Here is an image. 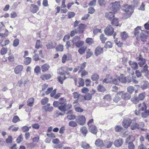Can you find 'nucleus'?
Segmentation results:
<instances>
[{"mask_svg":"<svg viewBox=\"0 0 149 149\" xmlns=\"http://www.w3.org/2000/svg\"><path fill=\"white\" fill-rule=\"evenodd\" d=\"M120 36L123 40H125L128 37L127 34L125 32H123L121 33Z\"/></svg>","mask_w":149,"mask_h":149,"instance_id":"33","label":"nucleus"},{"mask_svg":"<svg viewBox=\"0 0 149 149\" xmlns=\"http://www.w3.org/2000/svg\"><path fill=\"white\" fill-rule=\"evenodd\" d=\"M9 32L7 29L5 30V33H0V36L2 37H5L7 36L8 35Z\"/></svg>","mask_w":149,"mask_h":149,"instance_id":"50","label":"nucleus"},{"mask_svg":"<svg viewBox=\"0 0 149 149\" xmlns=\"http://www.w3.org/2000/svg\"><path fill=\"white\" fill-rule=\"evenodd\" d=\"M95 144L96 146L98 147H102L104 146V142L100 139H98L95 141Z\"/></svg>","mask_w":149,"mask_h":149,"instance_id":"18","label":"nucleus"},{"mask_svg":"<svg viewBox=\"0 0 149 149\" xmlns=\"http://www.w3.org/2000/svg\"><path fill=\"white\" fill-rule=\"evenodd\" d=\"M146 96L145 94L144 93H140L138 96V99L139 100H143L145 98Z\"/></svg>","mask_w":149,"mask_h":149,"instance_id":"45","label":"nucleus"},{"mask_svg":"<svg viewBox=\"0 0 149 149\" xmlns=\"http://www.w3.org/2000/svg\"><path fill=\"white\" fill-rule=\"evenodd\" d=\"M50 68L48 64H45L41 66V70L42 72H45L47 71Z\"/></svg>","mask_w":149,"mask_h":149,"instance_id":"30","label":"nucleus"},{"mask_svg":"<svg viewBox=\"0 0 149 149\" xmlns=\"http://www.w3.org/2000/svg\"><path fill=\"white\" fill-rule=\"evenodd\" d=\"M31 128V127H28L26 126H24L21 128L22 131L24 132H28L29 129Z\"/></svg>","mask_w":149,"mask_h":149,"instance_id":"40","label":"nucleus"},{"mask_svg":"<svg viewBox=\"0 0 149 149\" xmlns=\"http://www.w3.org/2000/svg\"><path fill=\"white\" fill-rule=\"evenodd\" d=\"M117 95L121 96V98L125 100H129L131 97L130 94L124 91L119 92L117 93Z\"/></svg>","mask_w":149,"mask_h":149,"instance_id":"6","label":"nucleus"},{"mask_svg":"<svg viewBox=\"0 0 149 149\" xmlns=\"http://www.w3.org/2000/svg\"><path fill=\"white\" fill-rule=\"evenodd\" d=\"M118 77V76H116L113 78H112V83L115 84H117L119 82Z\"/></svg>","mask_w":149,"mask_h":149,"instance_id":"39","label":"nucleus"},{"mask_svg":"<svg viewBox=\"0 0 149 149\" xmlns=\"http://www.w3.org/2000/svg\"><path fill=\"white\" fill-rule=\"evenodd\" d=\"M52 142L55 144L54 147L56 148H61L63 146L62 144L61 143L58 139H53Z\"/></svg>","mask_w":149,"mask_h":149,"instance_id":"10","label":"nucleus"},{"mask_svg":"<svg viewBox=\"0 0 149 149\" xmlns=\"http://www.w3.org/2000/svg\"><path fill=\"white\" fill-rule=\"evenodd\" d=\"M23 69V66L21 65H18L14 69V72L16 74L20 73Z\"/></svg>","mask_w":149,"mask_h":149,"instance_id":"14","label":"nucleus"},{"mask_svg":"<svg viewBox=\"0 0 149 149\" xmlns=\"http://www.w3.org/2000/svg\"><path fill=\"white\" fill-rule=\"evenodd\" d=\"M134 146L132 142H130L128 143V148L129 149H134Z\"/></svg>","mask_w":149,"mask_h":149,"instance_id":"63","label":"nucleus"},{"mask_svg":"<svg viewBox=\"0 0 149 149\" xmlns=\"http://www.w3.org/2000/svg\"><path fill=\"white\" fill-rule=\"evenodd\" d=\"M93 33L95 35L99 32L101 33V29H98L97 28V26H96L94 27L93 31Z\"/></svg>","mask_w":149,"mask_h":149,"instance_id":"48","label":"nucleus"},{"mask_svg":"<svg viewBox=\"0 0 149 149\" xmlns=\"http://www.w3.org/2000/svg\"><path fill=\"white\" fill-rule=\"evenodd\" d=\"M113 12H108L105 13V17L111 21L115 17V14Z\"/></svg>","mask_w":149,"mask_h":149,"instance_id":"8","label":"nucleus"},{"mask_svg":"<svg viewBox=\"0 0 149 149\" xmlns=\"http://www.w3.org/2000/svg\"><path fill=\"white\" fill-rule=\"evenodd\" d=\"M118 80L119 81L123 83H125L127 82V79L125 76L123 74L121 75L118 77Z\"/></svg>","mask_w":149,"mask_h":149,"instance_id":"27","label":"nucleus"},{"mask_svg":"<svg viewBox=\"0 0 149 149\" xmlns=\"http://www.w3.org/2000/svg\"><path fill=\"white\" fill-rule=\"evenodd\" d=\"M131 100L132 102L135 104L138 103L139 102V100L138 98L135 97L131 98Z\"/></svg>","mask_w":149,"mask_h":149,"instance_id":"57","label":"nucleus"},{"mask_svg":"<svg viewBox=\"0 0 149 149\" xmlns=\"http://www.w3.org/2000/svg\"><path fill=\"white\" fill-rule=\"evenodd\" d=\"M86 42L89 45H91L94 42V40L91 38H87L86 40Z\"/></svg>","mask_w":149,"mask_h":149,"instance_id":"41","label":"nucleus"},{"mask_svg":"<svg viewBox=\"0 0 149 149\" xmlns=\"http://www.w3.org/2000/svg\"><path fill=\"white\" fill-rule=\"evenodd\" d=\"M84 44V42L79 40L75 45L77 47H79L82 46Z\"/></svg>","mask_w":149,"mask_h":149,"instance_id":"61","label":"nucleus"},{"mask_svg":"<svg viewBox=\"0 0 149 149\" xmlns=\"http://www.w3.org/2000/svg\"><path fill=\"white\" fill-rule=\"evenodd\" d=\"M19 43V40L17 38L14 40L13 42V45L14 47L17 46Z\"/></svg>","mask_w":149,"mask_h":149,"instance_id":"51","label":"nucleus"},{"mask_svg":"<svg viewBox=\"0 0 149 149\" xmlns=\"http://www.w3.org/2000/svg\"><path fill=\"white\" fill-rule=\"evenodd\" d=\"M131 128L132 130H135L136 128L138 129L137 124L136 123H133L131 126Z\"/></svg>","mask_w":149,"mask_h":149,"instance_id":"62","label":"nucleus"},{"mask_svg":"<svg viewBox=\"0 0 149 149\" xmlns=\"http://www.w3.org/2000/svg\"><path fill=\"white\" fill-rule=\"evenodd\" d=\"M48 49H52L55 47V44L52 42H49L46 45Z\"/></svg>","mask_w":149,"mask_h":149,"instance_id":"34","label":"nucleus"},{"mask_svg":"<svg viewBox=\"0 0 149 149\" xmlns=\"http://www.w3.org/2000/svg\"><path fill=\"white\" fill-rule=\"evenodd\" d=\"M82 148L85 149H91V147L89 145L85 142H82L81 144Z\"/></svg>","mask_w":149,"mask_h":149,"instance_id":"29","label":"nucleus"},{"mask_svg":"<svg viewBox=\"0 0 149 149\" xmlns=\"http://www.w3.org/2000/svg\"><path fill=\"white\" fill-rule=\"evenodd\" d=\"M8 51L7 48L2 47L1 50V54L2 55L6 54Z\"/></svg>","mask_w":149,"mask_h":149,"instance_id":"53","label":"nucleus"},{"mask_svg":"<svg viewBox=\"0 0 149 149\" xmlns=\"http://www.w3.org/2000/svg\"><path fill=\"white\" fill-rule=\"evenodd\" d=\"M100 38L102 43H104L105 41L107 40V38L105 37V35L104 34H102L100 36Z\"/></svg>","mask_w":149,"mask_h":149,"instance_id":"36","label":"nucleus"},{"mask_svg":"<svg viewBox=\"0 0 149 149\" xmlns=\"http://www.w3.org/2000/svg\"><path fill=\"white\" fill-rule=\"evenodd\" d=\"M123 142V141L122 139H119L114 141V144L116 146L119 147L122 145Z\"/></svg>","mask_w":149,"mask_h":149,"instance_id":"23","label":"nucleus"},{"mask_svg":"<svg viewBox=\"0 0 149 149\" xmlns=\"http://www.w3.org/2000/svg\"><path fill=\"white\" fill-rule=\"evenodd\" d=\"M80 39V38L78 36L74 37L72 40V42L74 44H75Z\"/></svg>","mask_w":149,"mask_h":149,"instance_id":"54","label":"nucleus"},{"mask_svg":"<svg viewBox=\"0 0 149 149\" xmlns=\"http://www.w3.org/2000/svg\"><path fill=\"white\" fill-rule=\"evenodd\" d=\"M34 72L36 73L37 74H38L40 73V68L38 65H37L34 70Z\"/></svg>","mask_w":149,"mask_h":149,"instance_id":"44","label":"nucleus"},{"mask_svg":"<svg viewBox=\"0 0 149 149\" xmlns=\"http://www.w3.org/2000/svg\"><path fill=\"white\" fill-rule=\"evenodd\" d=\"M13 138L11 136H9L8 138L6 140V143H10L12 142Z\"/></svg>","mask_w":149,"mask_h":149,"instance_id":"59","label":"nucleus"},{"mask_svg":"<svg viewBox=\"0 0 149 149\" xmlns=\"http://www.w3.org/2000/svg\"><path fill=\"white\" fill-rule=\"evenodd\" d=\"M86 26V25L85 24H80L78 26V27L75 29V33H82Z\"/></svg>","mask_w":149,"mask_h":149,"instance_id":"5","label":"nucleus"},{"mask_svg":"<svg viewBox=\"0 0 149 149\" xmlns=\"http://www.w3.org/2000/svg\"><path fill=\"white\" fill-rule=\"evenodd\" d=\"M97 88L99 92H104L106 90L105 87L102 85L101 84L98 85Z\"/></svg>","mask_w":149,"mask_h":149,"instance_id":"32","label":"nucleus"},{"mask_svg":"<svg viewBox=\"0 0 149 149\" xmlns=\"http://www.w3.org/2000/svg\"><path fill=\"white\" fill-rule=\"evenodd\" d=\"M105 34L108 36H111L113 33V29L112 26L109 25L104 30Z\"/></svg>","mask_w":149,"mask_h":149,"instance_id":"7","label":"nucleus"},{"mask_svg":"<svg viewBox=\"0 0 149 149\" xmlns=\"http://www.w3.org/2000/svg\"><path fill=\"white\" fill-rule=\"evenodd\" d=\"M68 125L72 127H75L77 126V123L74 121H70L68 123Z\"/></svg>","mask_w":149,"mask_h":149,"instance_id":"43","label":"nucleus"},{"mask_svg":"<svg viewBox=\"0 0 149 149\" xmlns=\"http://www.w3.org/2000/svg\"><path fill=\"white\" fill-rule=\"evenodd\" d=\"M19 120V117L17 116H15L12 120V122L13 123H16Z\"/></svg>","mask_w":149,"mask_h":149,"instance_id":"56","label":"nucleus"},{"mask_svg":"<svg viewBox=\"0 0 149 149\" xmlns=\"http://www.w3.org/2000/svg\"><path fill=\"white\" fill-rule=\"evenodd\" d=\"M73 104H76L74 105V106L75 107V111L78 112H82L83 111V109H81V107H76L77 106H79V104L77 102H74L73 103Z\"/></svg>","mask_w":149,"mask_h":149,"instance_id":"26","label":"nucleus"},{"mask_svg":"<svg viewBox=\"0 0 149 149\" xmlns=\"http://www.w3.org/2000/svg\"><path fill=\"white\" fill-rule=\"evenodd\" d=\"M137 60L139 61L138 62V64L140 67H141L145 63L146 60L145 59L143 58L141 55H140L139 57L137 58Z\"/></svg>","mask_w":149,"mask_h":149,"instance_id":"12","label":"nucleus"},{"mask_svg":"<svg viewBox=\"0 0 149 149\" xmlns=\"http://www.w3.org/2000/svg\"><path fill=\"white\" fill-rule=\"evenodd\" d=\"M99 78V76L97 74H94L91 76V79L93 81H96Z\"/></svg>","mask_w":149,"mask_h":149,"instance_id":"49","label":"nucleus"},{"mask_svg":"<svg viewBox=\"0 0 149 149\" xmlns=\"http://www.w3.org/2000/svg\"><path fill=\"white\" fill-rule=\"evenodd\" d=\"M56 49L57 51L62 52L63 50V46L61 45H59L56 48Z\"/></svg>","mask_w":149,"mask_h":149,"instance_id":"47","label":"nucleus"},{"mask_svg":"<svg viewBox=\"0 0 149 149\" xmlns=\"http://www.w3.org/2000/svg\"><path fill=\"white\" fill-rule=\"evenodd\" d=\"M89 130L90 132L94 134H96L97 133V128L94 125L89 126Z\"/></svg>","mask_w":149,"mask_h":149,"instance_id":"21","label":"nucleus"},{"mask_svg":"<svg viewBox=\"0 0 149 149\" xmlns=\"http://www.w3.org/2000/svg\"><path fill=\"white\" fill-rule=\"evenodd\" d=\"M91 98V95L89 93H86L84 96V99L86 100H90Z\"/></svg>","mask_w":149,"mask_h":149,"instance_id":"42","label":"nucleus"},{"mask_svg":"<svg viewBox=\"0 0 149 149\" xmlns=\"http://www.w3.org/2000/svg\"><path fill=\"white\" fill-rule=\"evenodd\" d=\"M131 122V120L130 119L125 118L123 121V125L125 128H127L130 125Z\"/></svg>","mask_w":149,"mask_h":149,"instance_id":"9","label":"nucleus"},{"mask_svg":"<svg viewBox=\"0 0 149 149\" xmlns=\"http://www.w3.org/2000/svg\"><path fill=\"white\" fill-rule=\"evenodd\" d=\"M42 47V44L40 40H37L35 45V48L37 49L41 48Z\"/></svg>","mask_w":149,"mask_h":149,"instance_id":"35","label":"nucleus"},{"mask_svg":"<svg viewBox=\"0 0 149 149\" xmlns=\"http://www.w3.org/2000/svg\"><path fill=\"white\" fill-rule=\"evenodd\" d=\"M128 63L133 69L135 70L137 69L138 65L136 62L131 61H130L128 62Z\"/></svg>","mask_w":149,"mask_h":149,"instance_id":"16","label":"nucleus"},{"mask_svg":"<svg viewBox=\"0 0 149 149\" xmlns=\"http://www.w3.org/2000/svg\"><path fill=\"white\" fill-rule=\"evenodd\" d=\"M103 51V48L99 46L97 47L95 50V53L96 56L100 54Z\"/></svg>","mask_w":149,"mask_h":149,"instance_id":"24","label":"nucleus"},{"mask_svg":"<svg viewBox=\"0 0 149 149\" xmlns=\"http://www.w3.org/2000/svg\"><path fill=\"white\" fill-rule=\"evenodd\" d=\"M111 24L113 26H120L121 24L118 23V19L117 18H114L111 20Z\"/></svg>","mask_w":149,"mask_h":149,"instance_id":"19","label":"nucleus"},{"mask_svg":"<svg viewBox=\"0 0 149 149\" xmlns=\"http://www.w3.org/2000/svg\"><path fill=\"white\" fill-rule=\"evenodd\" d=\"M120 2L119 1H115L110 4L109 7L114 13H116L120 8Z\"/></svg>","mask_w":149,"mask_h":149,"instance_id":"3","label":"nucleus"},{"mask_svg":"<svg viewBox=\"0 0 149 149\" xmlns=\"http://www.w3.org/2000/svg\"><path fill=\"white\" fill-rule=\"evenodd\" d=\"M88 11L89 13L92 14L95 12V10L93 8L90 7L88 9Z\"/></svg>","mask_w":149,"mask_h":149,"instance_id":"64","label":"nucleus"},{"mask_svg":"<svg viewBox=\"0 0 149 149\" xmlns=\"http://www.w3.org/2000/svg\"><path fill=\"white\" fill-rule=\"evenodd\" d=\"M53 105L55 107H58V109L62 113L60 112L58 115L63 116L65 111L72 107L70 104H67L66 100L64 98L61 97L57 101H55L53 103Z\"/></svg>","mask_w":149,"mask_h":149,"instance_id":"1","label":"nucleus"},{"mask_svg":"<svg viewBox=\"0 0 149 149\" xmlns=\"http://www.w3.org/2000/svg\"><path fill=\"white\" fill-rule=\"evenodd\" d=\"M31 58L30 57H27L25 58L24 61V63L26 65L29 64L31 62Z\"/></svg>","mask_w":149,"mask_h":149,"instance_id":"37","label":"nucleus"},{"mask_svg":"<svg viewBox=\"0 0 149 149\" xmlns=\"http://www.w3.org/2000/svg\"><path fill=\"white\" fill-rule=\"evenodd\" d=\"M113 142L109 140H106L104 141V146L107 148H110L113 144Z\"/></svg>","mask_w":149,"mask_h":149,"instance_id":"28","label":"nucleus"},{"mask_svg":"<svg viewBox=\"0 0 149 149\" xmlns=\"http://www.w3.org/2000/svg\"><path fill=\"white\" fill-rule=\"evenodd\" d=\"M34 99L33 97L29 98L27 102V105L30 107H32L33 105Z\"/></svg>","mask_w":149,"mask_h":149,"instance_id":"25","label":"nucleus"},{"mask_svg":"<svg viewBox=\"0 0 149 149\" xmlns=\"http://www.w3.org/2000/svg\"><path fill=\"white\" fill-rule=\"evenodd\" d=\"M39 8L38 6L34 4H31L30 7V10L33 13H36L38 10Z\"/></svg>","mask_w":149,"mask_h":149,"instance_id":"22","label":"nucleus"},{"mask_svg":"<svg viewBox=\"0 0 149 149\" xmlns=\"http://www.w3.org/2000/svg\"><path fill=\"white\" fill-rule=\"evenodd\" d=\"M86 120V118L83 115L77 116L76 118V122L81 125H83L85 124Z\"/></svg>","mask_w":149,"mask_h":149,"instance_id":"4","label":"nucleus"},{"mask_svg":"<svg viewBox=\"0 0 149 149\" xmlns=\"http://www.w3.org/2000/svg\"><path fill=\"white\" fill-rule=\"evenodd\" d=\"M49 99L48 98L46 97L42 99L41 101V103L43 105L46 104L49 102Z\"/></svg>","mask_w":149,"mask_h":149,"instance_id":"52","label":"nucleus"},{"mask_svg":"<svg viewBox=\"0 0 149 149\" xmlns=\"http://www.w3.org/2000/svg\"><path fill=\"white\" fill-rule=\"evenodd\" d=\"M139 109V111H143L146 110L147 107L146 104L143 102L138 105Z\"/></svg>","mask_w":149,"mask_h":149,"instance_id":"13","label":"nucleus"},{"mask_svg":"<svg viewBox=\"0 0 149 149\" xmlns=\"http://www.w3.org/2000/svg\"><path fill=\"white\" fill-rule=\"evenodd\" d=\"M73 70L72 67L68 68L66 66H64L61 68L62 70L64 73L68 74H69V71H71Z\"/></svg>","mask_w":149,"mask_h":149,"instance_id":"20","label":"nucleus"},{"mask_svg":"<svg viewBox=\"0 0 149 149\" xmlns=\"http://www.w3.org/2000/svg\"><path fill=\"white\" fill-rule=\"evenodd\" d=\"M142 31L141 30V27L140 26H138L135 29L134 33L135 36L136 37L137 40L139 39L140 33H142Z\"/></svg>","mask_w":149,"mask_h":149,"instance_id":"11","label":"nucleus"},{"mask_svg":"<svg viewBox=\"0 0 149 149\" xmlns=\"http://www.w3.org/2000/svg\"><path fill=\"white\" fill-rule=\"evenodd\" d=\"M86 64V62H84L80 66H79L80 67V69L79 71V73L81 72L85 68Z\"/></svg>","mask_w":149,"mask_h":149,"instance_id":"55","label":"nucleus"},{"mask_svg":"<svg viewBox=\"0 0 149 149\" xmlns=\"http://www.w3.org/2000/svg\"><path fill=\"white\" fill-rule=\"evenodd\" d=\"M112 77L109 74H107L106 75V78L103 81V82L106 84L109 83H112Z\"/></svg>","mask_w":149,"mask_h":149,"instance_id":"15","label":"nucleus"},{"mask_svg":"<svg viewBox=\"0 0 149 149\" xmlns=\"http://www.w3.org/2000/svg\"><path fill=\"white\" fill-rule=\"evenodd\" d=\"M148 67L146 64L143 67L141 70V72L144 73L145 76L146 77L149 76V70L148 69Z\"/></svg>","mask_w":149,"mask_h":149,"instance_id":"17","label":"nucleus"},{"mask_svg":"<svg viewBox=\"0 0 149 149\" xmlns=\"http://www.w3.org/2000/svg\"><path fill=\"white\" fill-rule=\"evenodd\" d=\"M40 37L44 39L47 36V33L44 31H41L39 34Z\"/></svg>","mask_w":149,"mask_h":149,"instance_id":"60","label":"nucleus"},{"mask_svg":"<svg viewBox=\"0 0 149 149\" xmlns=\"http://www.w3.org/2000/svg\"><path fill=\"white\" fill-rule=\"evenodd\" d=\"M134 88L132 86H130L127 87V91L130 93L132 94L134 90Z\"/></svg>","mask_w":149,"mask_h":149,"instance_id":"58","label":"nucleus"},{"mask_svg":"<svg viewBox=\"0 0 149 149\" xmlns=\"http://www.w3.org/2000/svg\"><path fill=\"white\" fill-rule=\"evenodd\" d=\"M51 77V76L49 74H47L45 75H42L41 78L42 80H45L49 79Z\"/></svg>","mask_w":149,"mask_h":149,"instance_id":"38","label":"nucleus"},{"mask_svg":"<svg viewBox=\"0 0 149 149\" xmlns=\"http://www.w3.org/2000/svg\"><path fill=\"white\" fill-rule=\"evenodd\" d=\"M123 10L125 12L124 17L127 18L130 17L133 12V8L132 7L128 4H125L123 8Z\"/></svg>","mask_w":149,"mask_h":149,"instance_id":"2","label":"nucleus"},{"mask_svg":"<svg viewBox=\"0 0 149 149\" xmlns=\"http://www.w3.org/2000/svg\"><path fill=\"white\" fill-rule=\"evenodd\" d=\"M81 131L85 136H86L88 131L86 128V127L84 126L81 129Z\"/></svg>","mask_w":149,"mask_h":149,"instance_id":"46","label":"nucleus"},{"mask_svg":"<svg viewBox=\"0 0 149 149\" xmlns=\"http://www.w3.org/2000/svg\"><path fill=\"white\" fill-rule=\"evenodd\" d=\"M140 38L141 41L145 42L146 41L147 38V36L144 34L143 33H140L139 38Z\"/></svg>","mask_w":149,"mask_h":149,"instance_id":"31","label":"nucleus"}]
</instances>
